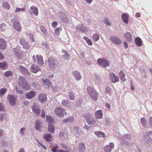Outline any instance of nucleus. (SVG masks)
<instances>
[{"label":"nucleus","instance_id":"1","mask_svg":"<svg viewBox=\"0 0 152 152\" xmlns=\"http://www.w3.org/2000/svg\"><path fill=\"white\" fill-rule=\"evenodd\" d=\"M18 84L21 87L25 90H28L30 89L29 85L26 81L25 79L22 77H20L18 80Z\"/></svg>","mask_w":152,"mask_h":152},{"label":"nucleus","instance_id":"2","mask_svg":"<svg viewBox=\"0 0 152 152\" xmlns=\"http://www.w3.org/2000/svg\"><path fill=\"white\" fill-rule=\"evenodd\" d=\"M87 91L90 96L94 100L96 101L97 99L98 94L94 89L92 87L88 86Z\"/></svg>","mask_w":152,"mask_h":152},{"label":"nucleus","instance_id":"3","mask_svg":"<svg viewBox=\"0 0 152 152\" xmlns=\"http://www.w3.org/2000/svg\"><path fill=\"white\" fill-rule=\"evenodd\" d=\"M48 63L49 67L52 70H54L57 65V62L54 57H50L48 60Z\"/></svg>","mask_w":152,"mask_h":152},{"label":"nucleus","instance_id":"4","mask_svg":"<svg viewBox=\"0 0 152 152\" xmlns=\"http://www.w3.org/2000/svg\"><path fill=\"white\" fill-rule=\"evenodd\" d=\"M54 112L56 115L61 117L64 116V114L65 115L67 114L64 109L60 107H56L54 110Z\"/></svg>","mask_w":152,"mask_h":152},{"label":"nucleus","instance_id":"5","mask_svg":"<svg viewBox=\"0 0 152 152\" xmlns=\"http://www.w3.org/2000/svg\"><path fill=\"white\" fill-rule=\"evenodd\" d=\"M86 121L89 125L94 124L96 122L97 120L93 118V115L91 114H87L85 116Z\"/></svg>","mask_w":152,"mask_h":152},{"label":"nucleus","instance_id":"6","mask_svg":"<svg viewBox=\"0 0 152 152\" xmlns=\"http://www.w3.org/2000/svg\"><path fill=\"white\" fill-rule=\"evenodd\" d=\"M97 62L100 66L104 68H106L109 65V63L108 61L104 58H98L97 60Z\"/></svg>","mask_w":152,"mask_h":152},{"label":"nucleus","instance_id":"7","mask_svg":"<svg viewBox=\"0 0 152 152\" xmlns=\"http://www.w3.org/2000/svg\"><path fill=\"white\" fill-rule=\"evenodd\" d=\"M32 111L37 115H39L40 113V110L39 106L36 103L33 104L32 107Z\"/></svg>","mask_w":152,"mask_h":152},{"label":"nucleus","instance_id":"8","mask_svg":"<svg viewBox=\"0 0 152 152\" xmlns=\"http://www.w3.org/2000/svg\"><path fill=\"white\" fill-rule=\"evenodd\" d=\"M111 81L113 83H116L119 81V78L118 76H116L114 73L111 72L110 75Z\"/></svg>","mask_w":152,"mask_h":152},{"label":"nucleus","instance_id":"9","mask_svg":"<svg viewBox=\"0 0 152 152\" xmlns=\"http://www.w3.org/2000/svg\"><path fill=\"white\" fill-rule=\"evenodd\" d=\"M114 147V143L112 142H110L109 143V146L108 145H106L105 146L104 149V151L105 152H111Z\"/></svg>","mask_w":152,"mask_h":152},{"label":"nucleus","instance_id":"10","mask_svg":"<svg viewBox=\"0 0 152 152\" xmlns=\"http://www.w3.org/2000/svg\"><path fill=\"white\" fill-rule=\"evenodd\" d=\"M110 39L112 42L117 45H120L121 43V41L119 38L115 36H112L110 37Z\"/></svg>","mask_w":152,"mask_h":152},{"label":"nucleus","instance_id":"11","mask_svg":"<svg viewBox=\"0 0 152 152\" xmlns=\"http://www.w3.org/2000/svg\"><path fill=\"white\" fill-rule=\"evenodd\" d=\"M7 99L10 104L14 106L15 104V97L13 95L9 94L7 96Z\"/></svg>","mask_w":152,"mask_h":152},{"label":"nucleus","instance_id":"12","mask_svg":"<svg viewBox=\"0 0 152 152\" xmlns=\"http://www.w3.org/2000/svg\"><path fill=\"white\" fill-rule=\"evenodd\" d=\"M38 99L41 103H43L47 100V96L44 94H41L39 95Z\"/></svg>","mask_w":152,"mask_h":152},{"label":"nucleus","instance_id":"13","mask_svg":"<svg viewBox=\"0 0 152 152\" xmlns=\"http://www.w3.org/2000/svg\"><path fill=\"white\" fill-rule=\"evenodd\" d=\"M20 70L22 74L27 76L29 75V73L28 71L25 67L22 65H20L19 67Z\"/></svg>","mask_w":152,"mask_h":152},{"label":"nucleus","instance_id":"14","mask_svg":"<svg viewBox=\"0 0 152 152\" xmlns=\"http://www.w3.org/2000/svg\"><path fill=\"white\" fill-rule=\"evenodd\" d=\"M42 125L41 122L39 120H37L35 121V128L36 129L40 131L42 129Z\"/></svg>","mask_w":152,"mask_h":152},{"label":"nucleus","instance_id":"15","mask_svg":"<svg viewBox=\"0 0 152 152\" xmlns=\"http://www.w3.org/2000/svg\"><path fill=\"white\" fill-rule=\"evenodd\" d=\"M43 85L48 88L51 87L52 88L51 82L48 79H43L42 80Z\"/></svg>","mask_w":152,"mask_h":152},{"label":"nucleus","instance_id":"16","mask_svg":"<svg viewBox=\"0 0 152 152\" xmlns=\"http://www.w3.org/2000/svg\"><path fill=\"white\" fill-rule=\"evenodd\" d=\"M62 51V52L64 53V54L61 56L62 59L64 60H69L70 56L69 54L68 53L67 51L64 49H63Z\"/></svg>","mask_w":152,"mask_h":152},{"label":"nucleus","instance_id":"17","mask_svg":"<svg viewBox=\"0 0 152 152\" xmlns=\"http://www.w3.org/2000/svg\"><path fill=\"white\" fill-rule=\"evenodd\" d=\"M13 27L14 29L17 31H20L21 30V27L19 22H15L13 24Z\"/></svg>","mask_w":152,"mask_h":152},{"label":"nucleus","instance_id":"18","mask_svg":"<svg viewBox=\"0 0 152 152\" xmlns=\"http://www.w3.org/2000/svg\"><path fill=\"white\" fill-rule=\"evenodd\" d=\"M72 74L74 75L75 79L77 80H79L81 79V77L80 73L77 71H75L72 72Z\"/></svg>","mask_w":152,"mask_h":152},{"label":"nucleus","instance_id":"19","mask_svg":"<svg viewBox=\"0 0 152 152\" xmlns=\"http://www.w3.org/2000/svg\"><path fill=\"white\" fill-rule=\"evenodd\" d=\"M40 70V68L34 64H32L30 67V70L31 72L34 73H37Z\"/></svg>","mask_w":152,"mask_h":152},{"label":"nucleus","instance_id":"20","mask_svg":"<svg viewBox=\"0 0 152 152\" xmlns=\"http://www.w3.org/2000/svg\"><path fill=\"white\" fill-rule=\"evenodd\" d=\"M142 140H144L145 141V143L147 144H150L152 142L151 138L149 137H147V136L145 135L142 137Z\"/></svg>","mask_w":152,"mask_h":152},{"label":"nucleus","instance_id":"21","mask_svg":"<svg viewBox=\"0 0 152 152\" xmlns=\"http://www.w3.org/2000/svg\"><path fill=\"white\" fill-rule=\"evenodd\" d=\"M35 93L33 91H31L28 93L26 94V96L28 99H31L35 96Z\"/></svg>","mask_w":152,"mask_h":152},{"label":"nucleus","instance_id":"22","mask_svg":"<svg viewBox=\"0 0 152 152\" xmlns=\"http://www.w3.org/2000/svg\"><path fill=\"white\" fill-rule=\"evenodd\" d=\"M122 19L123 21L126 24H128L129 22V16L125 13L121 15Z\"/></svg>","mask_w":152,"mask_h":152},{"label":"nucleus","instance_id":"23","mask_svg":"<svg viewBox=\"0 0 152 152\" xmlns=\"http://www.w3.org/2000/svg\"><path fill=\"white\" fill-rule=\"evenodd\" d=\"M19 42L20 44L23 46V48H28V42L23 38H22L20 39Z\"/></svg>","mask_w":152,"mask_h":152},{"label":"nucleus","instance_id":"24","mask_svg":"<svg viewBox=\"0 0 152 152\" xmlns=\"http://www.w3.org/2000/svg\"><path fill=\"white\" fill-rule=\"evenodd\" d=\"M30 9L31 10L32 12L35 16H37L38 14V8L35 6H32L30 7Z\"/></svg>","mask_w":152,"mask_h":152},{"label":"nucleus","instance_id":"25","mask_svg":"<svg viewBox=\"0 0 152 152\" xmlns=\"http://www.w3.org/2000/svg\"><path fill=\"white\" fill-rule=\"evenodd\" d=\"M124 37L128 42H130L132 40V35L129 33H126L124 35Z\"/></svg>","mask_w":152,"mask_h":152},{"label":"nucleus","instance_id":"26","mask_svg":"<svg viewBox=\"0 0 152 152\" xmlns=\"http://www.w3.org/2000/svg\"><path fill=\"white\" fill-rule=\"evenodd\" d=\"M95 114L96 118L97 119H101L102 118L103 113L100 110L96 111Z\"/></svg>","mask_w":152,"mask_h":152},{"label":"nucleus","instance_id":"27","mask_svg":"<svg viewBox=\"0 0 152 152\" xmlns=\"http://www.w3.org/2000/svg\"><path fill=\"white\" fill-rule=\"evenodd\" d=\"M43 137L48 142H50L52 140L51 134H45L43 136Z\"/></svg>","mask_w":152,"mask_h":152},{"label":"nucleus","instance_id":"28","mask_svg":"<svg viewBox=\"0 0 152 152\" xmlns=\"http://www.w3.org/2000/svg\"><path fill=\"white\" fill-rule=\"evenodd\" d=\"M119 77L120 79L123 82H125L126 81V79L125 78V75L122 71H121L119 73Z\"/></svg>","mask_w":152,"mask_h":152},{"label":"nucleus","instance_id":"29","mask_svg":"<svg viewBox=\"0 0 152 152\" xmlns=\"http://www.w3.org/2000/svg\"><path fill=\"white\" fill-rule=\"evenodd\" d=\"M36 57L37 60L38 64L39 65H42L44 63L42 56H39V55H36Z\"/></svg>","mask_w":152,"mask_h":152},{"label":"nucleus","instance_id":"30","mask_svg":"<svg viewBox=\"0 0 152 152\" xmlns=\"http://www.w3.org/2000/svg\"><path fill=\"white\" fill-rule=\"evenodd\" d=\"M135 41L136 45L140 47L142 45V40L139 37H136Z\"/></svg>","mask_w":152,"mask_h":152},{"label":"nucleus","instance_id":"31","mask_svg":"<svg viewBox=\"0 0 152 152\" xmlns=\"http://www.w3.org/2000/svg\"><path fill=\"white\" fill-rule=\"evenodd\" d=\"M7 45V43L4 39L0 38V48H5Z\"/></svg>","mask_w":152,"mask_h":152},{"label":"nucleus","instance_id":"32","mask_svg":"<svg viewBox=\"0 0 152 152\" xmlns=\"http://www.w3.org/2000/svg\"><path fill=\"white\" fill-rule=\"evenodd\" d=\"M95 134L98 137H104L105 136V134L101 131L95 132Z\"/></svg>","mask_w":152,"mask_h":152},{"label":"nucleus","instance_id":"33","mask_svg":"<svg viewBox=\"0 0 152 152\" xmlns=\"http://www.w3.org/2000/svg\"><path fill=\"white\" fill-rule=\"evenodd\" d=\"M86 148L84 143H81L79 144V151L80 152L84 151L86 150Z\"/></svg>","mask_w":152,"mask_h":152},{"label":"nucleus","instance_id":"34","mask_svg":"<svg viewBox=\"0 0 152 152\" xmlns=\"http://www.w3.org/2000/svg\"><path fill=\"white\" fill-rule=\"evenodd\" d=\"M2 7L4 9L9 10L10 8V6L8 2L6 1L2 3Z\"/></svg>","mask_w":152,"mask_h":152},{"label":"nucleus","instance_id":"35","mask_svg":"<svg viewBox=\"0 0 152 152\" xmlns=\"http://www.w3.org/2000/svg\"><path fill=\"white\" fill-rule=\"evenodd\" d=\"M60 18L61 20L64 23H67L68 22V20L66 16L65 15L63 14L60 17Z\"/></svg>","mask_w":152,"mask_h":152},{"label":"nucleus","instance_id":"36","mask_svg":"<svg viewBox=\"0 0 152 152\" xmlns=\"http://www.w3.org/2000/svg\"><path fill=\"white\" fill-rule=\"evenodd\" d=\"M8 65L6 62L0 61V68L2 69H4L6 68L7 67Z\"/></svg>","mask_w":152,"mask_h":152},{"label":"nucleus","instance_id":"37","mask_svg":"<svg viewBox=\"0 0 152 152\" xmlns=\"http://www.w3.org/2000/svg\"><path fill=\"white\" fill-rule=\"evenodd\" d=\"M48 129L49 132L52 133H53L55 132L54 126L52 124L49 125Z\"/></svg>","mask_w":152,"mask_h":152},{"label":"nucleus","instance_id":"38","mask_svg":"<svg viewBox=\"0 0 152 152\" xmlns=\"http://www.w3.org/2000/svg\"><path fill=\"white\" fill-rule=\"evenodd\" d=\"M7 91L6 88H2L0 89V96L2 97Z\"/></svg>","mask_w":152,"mask_h":152},{"label":"nucleus","instance_id":"39","mask_svg":"<svg viewBox=\"0 0 152 152\" xmlns=\"http://www.w3.org/2000/svg\"><path fill=\"white\" fill-rule=\"evenodd\" d=\"M83 39L86 41L87 44L89 45H91L93 43L91 40L86 37L84 36Z\"/></svg>","mask_w":152,"mask_h":152},{"label":"nucleus","instance_id":"40","mask_svg":"<svg viewBox=\"0 0 152 152\" xmlns=\"http://www.w3.org/2000/svg\"><path fill=\"white\" fill-rule=\"evenodd\" d=\"M18 48H14L13 51L14 52H15V54L17 56L19 59H20L22 58V53L21 52H19L18 51L15 52V51L16 50V49H18Z\"/></svg>","mask_w":152,"mask_h":152},{"label":"nucleus","instance_id":"41","mask_svg":"<svg viewBox=\"0 0 152 152\" xmlns=\"http://www.w3.org/2000/svg\"><path fill=\"white\" fill-rule=\"evenodd\" d=\"M4 75L5 77H8L10 76H12L13 75V73L12 71H8L4 72Z\"/></svg>","mask_w":152,"mask_h":152},{"label":"nucleus","instance_id":"42","mask_svg":"<svg viewBox=\"0 0 152 152\" xmlns=\"http://www.w3.org/2000/svg\"><path fill=\"white\" fill-rule=\"evenodd\" d=\"M46 119L51 124L53 123L54 121V119L53 118L50 116L47 115L46 116Z\"/></svg>","mask_w":152,"mask_h":152},{"label":"nucleus","instance_id":"43","mask_svg":"<svg viewBox=\"0 0 152 152\" xmlns=\"http://www.w3.org/2000/svg\"><path fill=\"white\" fill-rule=\"evenodd\" d=\"M68 96L69 99L71 100H74L75 99V94L73 92L71 91L69 92Z\"/></svg>","mask_w":152,"mask_h":152},{"label":"nucleus","instance_id":"44","mask_svg":"<svg viewBox=\"0 0 152 152\" xmlns=\"http://www.w3.org/2000/svg\"><path fill=\"white\" fill-rule=\"evenodd\" d=\"M99 36L97 34H94L92 36V39L94 41H96L99 39Z\"/></svg>","mask_w":152,"mask_h":152},{"label":"nucleus","instance_id":"45","mask_svg":"<svg viewBox=\"0 0 152 152\" xmlns=\"http://www.w3.org/2000/svg\"><path fill=\"white\" fill-rule=\"evenodd\" d=\"M74 129V132L77 134H79L81 132L80 129L78 127H75Z\"/></svg>","mask_w":152,"mask_h":152},{"label":"nucleus","instance_id":"46","mask_svg":"<svg viewBox=\"0 0 152 152\" xmlns=\"http://www.w3.org/2000/svg\"><path fill=\"white\" fill-rule=\"evenodd\" d=\"M140 120L141 124L143 127H145L146 126V123L145 118L142 117L141 118Z\"/></svg>","mask_w":152,"mask_h":152},{"label":"nucleus","instance_id":"47","mask_svg":"<svg viewBox=\"0 0 152 152\" xmlns=\"http://www.w3.org/2000/svg\"><path fill=\"white\" fill-rule=\"evenodd\" d=\"M6 25L5 24L2 23L0 25V29L2 31H4L6 29Z\"/></svg>","mask_w":152,"mask_h":152},{"label":"nucleus","instance_id":"48","mask_svg":"<svg viewBox=\"0 0 152 152\" xmlns=\"http://www.w3.org/2000/svg\"><path fill=\"white\" fill-rule=\"evenodd\" d=\"M118 140L121 141V143L122 144H123L125 143V140L123 138L122 136H119L118 137Z\"/></svg>","mask_w":152,"mask_h":152},{"label":"nucleus","instance_id":"49","mask_svg":"<svg viewBox=\"0 0 152 152\" xmlns=\"http://www.w3.org/2000/svg\"><path fill=\"white\" fill-rule=\"evenodd\" d=\"M59 29L61 30V28H57L54 30V32L56 35L59 36L60 34V31Z\"/></svg>","mask_w":152,"mask_h":152},{"label":"nucleus","instance_id":"50","mask_svg":"<svg viewBox=\"0 0 152 152\" xmlns=\"http://www.w3.org/2000/svg\"><path fill=\"white\" fill-rule=\"evenodd\" d=\"M105 92L106 94L109 95H110L111 94V91L110 88L109 86L105 88Z\"/></svg>","mask_w":152,"mask_h":152},{"label":"nucleus","instance_id":"51","mask_svg":"<svg viewBox=\"0 0 152 152\" xmlns=\"http://www.w3.org/2000/svg\"><path fill=\"white\" fill-rule=\"evenodd\" d=\"M25 130V128L24 127H23L20 129V133L21 136H23L24 134V131Z\"/></svg>","mask_w":152,"mask_h":152},{"label":"nucleus","instance_id":"52","mask_svg":"<svg viewBox=\"0 0 152 152\" xmlns=\"http://www.w3.org/2000/svg\"><path fill=\"white\" fill-rule=\"evenodd\" d=\"M40 30L44 34H46L47 33V30L43 26L41 27Z\"/></svg>","mask_w":152,"mask_h":152},{"label":"nucleus","instance_id":"53","mask_svg":"<svg viewBox=\"0 0 152 152\" xmlns=\"http://www.w3.org/2000/svg\"><path fill=\"white\" fill-rule=\"evenodd\" d=\"M104 22L105 24L108 26H110L111 23L109 20L107 19H105L104 20Z\"/></svg>","mask_w":152,"mask_h":152},{"label":"nucleus","instance_id":"54","mask_svg":"<svg viewBox=\"0 0 152 152\" xmlns=\"http://www.w3.org/2000/svg\"><path fill=\"white\" fill-rule=\"evenodd\" d=\"M123 136L126 139L128 140H130L131 138V136L129 134H124Z\"/></svg>","mask_w":152,"mask_h":152},{"label":"nucleus","instance_id":"55","mask_svg":"<svg viewBox=\"0 0 152 152\" xmlns=\"http://www.w3.org/2000/svg\"><path fill=\"white\" fill-rule=\"evenodd\" d=\"M16 91L17 93L23 95L24 94V91L22 90L16 88Z\"/></svg>","mask_w":152,"mask_h":152},{"label":"nucleus","instance_id":"56","mask_svg":"<svg viewBox=\"0 0 152 152\" xmlns=\"http://www.w3.org/2000/svg\"><path fill=\"white\" fill-rule=\"evenodd\" d=\"M4 107L3 104L2 103L0 102V111H4Z\"/></svg>","mask_w":152,"mask_h":152},{"label":"nucleus","instance_id":"57","mask_svg":"<svg viewBox=\"0 0 152 152\" xmlns=\"http://www.w3.org/2000/svg\"><path fill=\"white\" fill-rule=\"evenodd\" d=\"M58 24L57 23L56 21H54L51 23V26L53 28L56 27Z\"/></svg>","mask_w":152,"mask_h":152},{"label":"nucleus","instance_id":"58","mask_svg":"<svg viewBox=\"0 0 152 152\" xmlns=\"http://www.w3.org/2000/svg\"><path fill=\"white\" fill-rule=\"evenodd\" d=\"M5 114H1L0 115V120L1 121H2L4 118H5Z\"/></svg>","mask_w":152,"mask_h":152},{"label":"nucleus","instance_id":"59","mask_svg":"<svg viewBox=\"0 0 152 152\" xmlns=\"http://www.w3.org/2000/svg\"><path fill=\"white\" fill-rule=\"evenodd\" d=\"M62 104L64 106H66L67 105L68 103L65 100H63L62 101Z\"/></svg>","mask_w":152,"mask_h":152},{"label":"nucleus","instance_id":"60","mask_svg":"<svg viewBox=\"0 0 152 152\" xmlns=\"http://www.w3.org/2000/svg\"><path fill=\"white\" fill-rule=\"evenodd\" d=\"M41 116L42 118H44L45 117V113L44 110H42Z\"/></svg>","mask_w":152,"mask_h":152},{"label":"nucleus","instance_id":"61","mask_svg":"<svg viewBox=\"0 0 152 152\" xmlns=\"http://www.w3.org/2000/svg\"><path fill=\"white\" fill-rule=\"evenodd\" d=\"M4 58V55L0 52V59L3 60Z\"/></svg>","mask_w":152,"mask_h":152},{"label":"nucleus","instance_id":"62","mask_svg":"<svg viewBox=\"0 0 152 152\" xmlns=\"http://www.w3.org/2000/svg\"><path fill=\"white\" fill-rule=\"evenodd\" d=\"M61 145L62 146V147L66 149H67V147L66 145H65L64 143H61Z\"/></svg>","mask_w":152,"mask_h":152},{"label":"nucleus","instance_id":"63","mask_svg":"<svg viewBox=\"0 0 152 152\" xmlns=\"http://www.w3.org/2000/svg\"><path fill=\"white\" fill-rule=\"evenodd\" d=\"M23 104L25 105H27L28 104L29 102L27 101H24L23 102Z\"/></svg>","mask_w":152,"mask_h":152},{"label":"nucleus","instance_id":"64","mask_svg":"<svg viewBox=\"0 0 152 152\" xmlns=\"http://www.w3.org/2000/svg\"><path fill=\"white\" fill-rule=\"evenodd\" d=\"M149 122L150 124V125L152 127V117H150L149 119Z\"/></svg>","mask_w":152,"mask_h":152}]
</instances>
